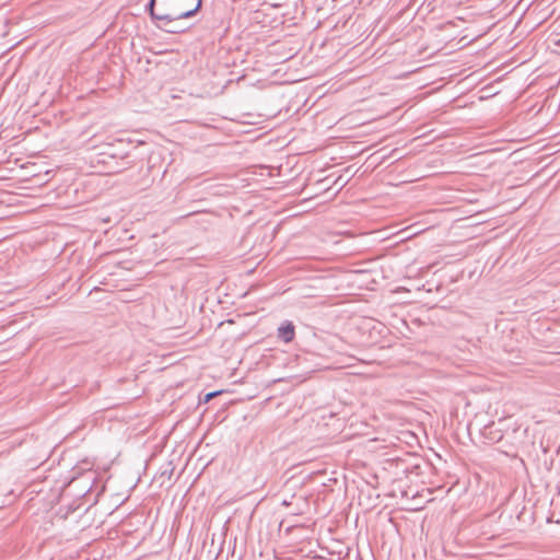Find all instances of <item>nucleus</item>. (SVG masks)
<instances>
[{"label": "nucleus", "instance_id": "1", "mask_svg": "<svg viewBox=\"0 0 560 560\" xmlns=\"http://www.w3.org/2000/svg\"><path fill=\"white\" fill-rule=\"evenodd\" d=\"M156 0H150L147 4V10L153 21H156V26L164 32L176 34L179 32V30L176 28H167V24H171L172 22L187 19L194 16L201 8L202 0H196L195 7L190 10H170L167 12H161L156 13L155 8Z\"/></svg>", "mask_w": 560, "mask_h": 560}, {"label": "nucleus", "instance_id": "2", "mask_svg": "<svg viewBox=\"0 0 560 560\" xmlns=\"http://www.w3.org/2000/svg\"><path fill=\"white\" fill-rule=\"evenodd\" d=\"M101 155L103 158L98 162L105 164L108 174H117L132 167V160H130L129 154L119 158L113 153H102Z\"/></svg>", "mask_w": 560, "mask_h": 560}, {"label": "nucleus", "instance_id": "3", "mask_svg": "<svg viewBox=\"0 0 560 560\" xmlns=\"http://www.w3.org/2000/svg\"><path fill=\"white\" fill-rule=\"evenodd\" d=\"M295 327L291 322H285L278 328V338L288 343L294 339Z\"/></svg>", "mask_w": 560, "mask_h": 560}, {"label": "nucleus", "instance_id": "4", "mask_svg": "<svg viewBox=\"0 0 560 560\" xmlns=\"http://www.w3.org/2000/svg\"><path fill=\"white\" fill-rule=\"evenodd\" d=\"M219 394H221L220 390H215V392H210L208 394L205 395V398H203V402H208L210 401L212 398H214L215 396H218Z\"/></svg>", "mask_w": 560, "mask_h": 560}, {"label": "nucleus", "instance_id": "5", "mask_svg": "<svg viewBox=\"0 0 560 560\" xmlns=\"http://www.w3.org/2000/svg\"><path fill=\"white\" fill-rule=\"evenodd\" d=\"M190 10L191 8H188L185 5L182 1L176 2L171 10Z\"/></svg>", "mask_w": 560, "mask_h": 560}, {"label": "nucleus", "instance_id": "6", "mask_svg": "<svg viewBox=\"0 0 560 560\" xmlns=\"http://www.w3.org/2000/svg\"><path fill=\"white\" fill-rule=\"evenodd\" d=\"M174 22H172L171 24H167V28H176V30H179L178 33L180 32H184L185 31V27H178L176 25H173Z\"/></svg>", "mask_w": 560, "mask_h": 560}]
</instances>
